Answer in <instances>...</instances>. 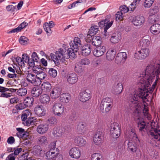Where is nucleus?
<instances>
[{
	"label": "nucleus",
	"instance_id": "39",
	"mask_svg": "<svg viewBox=\"0 0 160 160\" xmlns=\"http://www.w3.org/2000/svg\"><path fill=\"white\" fill-rule=\"evenodd\" d=\"M159 66L158 69H157L155 71V72L152 66H150L151 67V70H152L154 72V73H151V75L152 76V74L153 75L152 76H156V79L155 82H154V83H156V84L158 81L159 79V75L160 73V64H159Z\"/></svg>",
	"mask_w": 160,
	"mask_h": 160
},
{
	"label": "nucleus",
	"instance_id": "13",
	"mask_svg": "<svg viewBox=\"0 0 160 160\" xmlns=\"http://www.w3.org/2000/svg\"><path fill=\"white\" fill-rule=\"evenodd\" d=\"M127 138L131 140H134L136 142H138L139 143L140 141L139 140L136 132L135 129L133 128H131L130 130L126 134Z\"/></svg>",
	"mask_w": 160,
	"mask_h": 160
},
{
	"label": "nucleus",
	"instance_id": "63",
	"mask_svg": "<svg viewBox=\"0 0 160 160\" xmlns=\"http://www.w3.org/2000/svg\"><path fill=\"white\" fill-rule=\"evenodd\" d=\"M122 15L123 14L122 13V12H120V11L118 12L115 15L116 21L122 19L123 17Z\"/></svg>",
	"mask_w": 160,
	"mask_h": 160
},
{
	"label": "nucleus",
	"instance_id": "37",
	"mask_svg": "<svg viewBox=\"0 0 160 160\" xmlns=\"http://www.w3.org/2000/svg\"><path fill=\"white\" fill-rule=\"evenodd\" d=\"M111 17L110 15H108L105 18L104 20H102L99 22L98 23L99 27L101 29L103 28H104L106 23V22H110V19Z\"/></svg>",
	"mask_w": 160,
	"mask_h": 160
},
{
	"label": "nucleus",
	"instance_id": "42",
	"mask_svg": "<svg viewBox=\"0 0 160 160\" xmlns=\"http://www.w3.org/2000/svg\"><path fill=\"white\" fill-rule=\"evenodd\" d=\"M36 76L38 82H39L41 84L42 82L41 80L44 79L47 77V74L45 73V72L40 70V72L37 74Z\"/></svg>",
	"mask_w": 160,
	"mask_h": 160
},
{
	"label": "nucleus",
	"instance_id": "64",
	"mask_svg": "<svg viewBox=\"0 0 160 160\" xmlns=\"http://www.w3.org/2000/svg\"><path fill=\"white\" fill-rule=\"evenodd\" d=\"M6 9L7 11L12 12L15 11L16 9V6H14L12 5H8L6 7Z\"/></svg>",
	"mask_w": 160,
	"mask_h": 160
},
{
	"label": "nucleus",
	"instance_id": "40",
	"mask_svg": "<svg viewBox=\"0 0 160 160\" xmlns=\"http://www.w3.org/2000/svg\"><path fill=\"white\" fill-rule=\"evenodd\" d=\"M18 160H35L29 156L28 152H25L18 158Z\"/></svg>",
	"mask_w": 160,
	"mask_h": 160
},
{
	"label": "nucleus",
	"instance_id": "17",
	"mask_svg": "<svg viewBox=\"0 0 160 160\" xmlns=\"http://www.w3.org/2000/svg\"><path fill=\"white\" fill-rule=\"evenodd\" d=\"M69 153L71 158L76 159H78L81 155L80 150L78 147L71 148L70 150Z\"/></svg>",
	"mask_w": 160,
	"mask_h": 160
},
{
	"label": "nucleus",
	"instance_id": "2",
	"mask_svg": "<svg viewBox=\"0 0 160 160\" xmlns=\"http://www.w3.org/2000/svg\"><path fill=\"white\" fill-rule=\"evenodd\" d=\"M21 118L22 121V123L25 126H30L33 124L34 123L36 122V118L35 117H31V113L28 110H26V112L22 114Z\"/></svg>",
	"mask_w": 160,
	"mask_h": 160
},
{
	"label": "nucleus",
	"instance_id": "35",
	"mask_svg": "<svg viewBox=\"0 0 160 160\" xmlns=\"http://www.w3.org/2000/svg\"><path fill=\"white\" fill-rule=\"evenodd\" d=\"M50 98L49 95L44 94L40 96V101L41 103L43 104H46L49 103Z\"/></svg>",
	"mask_w": 160,
	"mask_h": 160
},
{
	"label": "nucleus",
	"instance_id": "61",
	"mask_svg": "<svg viewBox=\"0 0 160 160\" xmlns=\"http://www.w3.org/2000/svg\"><path fill=\"white\" fill-rule=\"evenodd\" d=\"M15 108L17 109V110L20 111L26 108L23 102V103L20 102L17 104L15 106Z\"/></svg>",
	"mask_w": 160,
	"mask_h": 160
},
{
	"label": "nucleus",
	"instance_id": "54",
	"mask_svg": "<svg viewBox=\"0 0 160 160\" xmlns=\"http://www.w3.org/2000/svg\"><path fill=\"white\" fill-rule=\"evenodd\" d=\"M43 27L44 30L47 34L49 33V35L51 34L52 31L51 28L49 27V26L48 25V23L47 22H45L43 24Z\"/></svg>",
	"mask_w": 160,
	"mask_h": 160
},
{
	"label": "nucleus",
	"instance_id": "22",
	"mask_svg": "<svg viewBox=\"0 0 160 160\" xmlns=\"http://www.w3.org/2000/svg\"><path fill=\"white\" fill-rule=\"evenodd\" d=\"M34 112L38 116L42 117L45 115L46 110L45 108L42 106L38 105L35 108Z\"/></svg>",
	"mask_w": 160,
	"mask_h": 160
},
{
	"label": "nucleus",
	"instance_id": "62",
	"mask_svg": "<svg viewBox=\"0 0 160 160\" xmlns=\"http://www.w3.org/2000/svg\"><path fill=\"white\" fill-rule=\"evenodd\" d=\"M60 48L59 49L58 51H56L55 54H56L58 59L59 60H61L63 58H64V54L62 53V52H61ZM65 55V54H64Z\"/></svg>",
	"mask_w": 160,
	"mask_h": 160
},
{
	"label": "nucleus",
	"instance_id": "31",
	"mask_svg": "<svg viewBox=\"0 0 160 160\" xmlns=\"http://www.w3.org/2000/svg\"><path fill=\"white\" fill-rule=\"evenodd\" d=\"M113 106L112 104H100V110L102 112H108L111 110Z\"/></svg>",
	"mask_w": 160,
	"mask_h": 160
},
{
	"label": "nucleus",
	"instance_id": "57",
	"mask_svg": "<svg viewBox=\"0 0 160 160\" xmlns=\"http://www.w3.org/2000/svg\"><path fill=\"white\" fill-rule=\"evenodd\" d=\"M48 73L53 78L55 77L57 75V71L53 68H51L48 71Z\"/></svg>",
	"mask_w": 160,
	"mask_h": 160
},
{
	"label": "nucleus",
	"instance_id": "1",
	"mask_svg": "<svg viewBox=\"0 0 160 160\" xmlns=\"http://www.w3.org/2000/svg\"><path fill=\"white\" fill-rule=\"evenodd\" d=\"M150 66L146 67L144 72L140 74V80L138 84L140 85L141 87L139 88L140 90L138 94L136 93L132 95L130 97L129 102L131 105L132 104L133 107H138L137 103L138 99L141 98L143 102H145V100L147 99L146 101H148L147 97L149 95L148 93L152 94L153 92L155 86L157 84L154 83L152 85V87L150 84L153 82L155 78V76H152L151 73H154L153 70H151Z\"/></svg>",
	"mask_w": 160,
	"mask_h": 160
},
{
	"label": "nucleus",
	"instance_id": "49",
	"mask_svg": "<svg viewBox=\"0 0 160 160\" xmlns=\"http://www.w3.org/2000/svg\"><path fill=\"white\" fill-rule=\"evenodd\" d=\"M78 118V116L76 112L74 110H72L69 117V120L75 122L76 121Z\"/></svg>",
	"mask_w": 160,
	"mask_h": 160
},
{
	"label": "nucleus",
	"instance_id": "14",
	"mask_svg": "<svg viewBox=\"0 0 160 160\" xmlns=\"http://www.w3.org/2000/svg\"><path fill=\"white\" fill-rule=\"evenodd\" d=\"M145 22L144 17L138 15L133 18L132 22L133 25L136 26H140L142 25Z\"/></svg>",
	"mask_w": 160,
	"mask_h": 160
},
{
	"label": "nucleus",
	"instance_id": "32",
	"mask_svg": "<svg viewBox=\"0 0 160 160\" xmlns=\"http://www.w3.org/2000/svg\"><path fill=\"white\" fill-rule=\"evenodd\" d=\"M60 100L63 103L68 102L71 99V96L68 93H63L60 95Z\"/></svg>",
	"mask_w": 160,
	"mask_h": 160
},
{
	"label": "nucleus",
	"instance_id": "10",
	"mask_svg": "<svg viewBox=\"0 0 160 160\" xmlns=\"http://www.w3.org/2000/svg\"><path fill=\"white\" fill-rule=\"evenodd\" d=\"M127 54L125 52H120L117 55L115 62L118 64L124 63L127 58Z\"/></svg>",
	"mask_w": 160,
	"mask_h": 160
},
{
	"label": "nucleus",
	"instance_id": "6",
	"mask_svg": "<svg viewBox=\"0 0 160 160\" xmlns=\"http://www.w3.org/2000/svg\"><path fill=\"white\" fill-rule=\"evenodd\" d=\"M104 138V135L102 131H97L95 134L93 138V141L97 145H100Z\"/></svg>",
	"mask_w": 160,
	"mask_h": 160
},
{
	"label": "nucleus",
	"instance_id": "19",
	"mask_svg": "<svg viewBox=\"0 0 160 160\" xmlns=\"http://www.w3.org/2000/svg\"><path fill=\"white\" fill-rule=\"evenodd\" d=\"M91 50V45L90 44H85L82 47L81 53L82 56H87L90 54Z\"/></svg>",
	"mask_w": 160,
	"mask_h": 160
},
{
	"label": "nucleus",
	"instance_id": "28",
	"mask_svg": "<svg viewBox=\"0 0 160 160\" xmlns=\"http://www.w3.org/2000/svg\"><path fill=\"white\" fill-rule=\"evenodd\" d=\"M48 125L46 124H41L38 125L37 128V130L40 134L45 133L48 129Z\"/></svg>",
	"mask_w": 160,
	"mask_h": 160
},
{
	"label": "nucleus",
	"instance_id": "18",
	"mask_svg": "<svg viewBox=\"0 0 160 160\" xmlns=\"http://www.w3.org/2000/svg\"><path fill=\"white\" fill-rule=\"evenodd\" d=\"M67 81L71 84L76 83L78 80L77 75L75 73L69 74L67 77Z\"/></svg>",
	"mask_w": 160,
	"mask_h": 160
},
{
	"label": "nucleus",
	"instance_id": "16",
	"mask_svg": "<svg viewBox=\"0 0 160 160\" xmlns=\"http://www.w3.org/2000/svg\"><path fill=\"white\" fill-rule=\"evenodd\" d=\"M91 98L90 93L87 92L86 90L82 91L79 93V98L82 102H86Z\"/></svg>",
	"mask_w": 160,
	"mask_h": 160
},
{
	"label": "nucleus",
	"instance_id": "46",
	"mask_svg": "<svg viewBox=\"0 0 160 160\" xmlns=\"http://www.w3.org/2000/svg\"><path fill=\"white\" fill-rule=\"evenodd\" d=\"M17 94L19 96H23L26 95L27 93V90L25 88H22L18 89Z\"/></svg>",
	"mask_w": 160,
	"mask_h": 160
},
{
	"label": "nucleus",
	"instance_id": "29",
	"mask_svg": "<svg viewBox=\"0 0 160 160\" xmlns=\"http://www.w3.org/2000/svg\"><path fill=\"white\" fill-rule=\"evenodd\" d=\"M151 32L154 35H157L160 32V24L155 23L152 25L150 28Z\"/></svg>",
	"mask_w": 160,
	"mask_h": 160
},
{
	"label": "nucleus",
	"instance_id": "7",
	"mask_svg": "<svg viewBox=\"0 0 160 160\" xmlns=\"http://www.w3.org/2000/svg\"><path fill=\"white\" fill-rule=\"evenodd\" d=\"M82 45L80 38L78 37L74 38L73 42H72L70 43L71 48L74 52H77L79 50V47Z\"/></svg>",
	"mask_w": 160,
	"mask_h": 160
},
{
	"label": "nucleus",
	"instance_id": "45",
	"mask_svg": "<svg viewBox=\"0 0 160 160\" xmlns=\"http://www.w3.org/2000/svg\"><path fill=\"white\" fill-rule=\"evenodd\" d=\"M47 122L51 125L55 126L58 122V120L56 118L54 117H51L48 118Z\"/></svg>",
	"mask_w": 160,
	"mask_h": 160
},
{
	"label": "nucleus",
	"instance_id": "30",
	"mask_svg": "<svg viewBox=\"0 0 160 160\" xmlns=\"http://www.w3.org/2000/svg\"><path fill=\"white\" fill-rule=\"evenodd\" d=\"M102 41L100 36H93L92 39V44L96 47L102 45Z\"/></svg>",
	"mask_w": 160,
	"mask_h": 160
},
{
	"label": "nucleus",
	"instance_id": "27",
	"mask_svg": "<svg viewBox=\"0 0 160 160\" xmlns=\"http://www.w3.org/2000/svg\"><path fill=\"white\" fill-rule=\"evenodd\" d=\"M42 93V90L41 88L36 87L33 88L31 91V94L32 97L37 98Z\"/></svg>",
	"mask_w": 160,
	"mask_h": 160
},
{
	"label": "nucleus",
	"instance_id": "23",
	"mask_svg": "<svg viewBox=\"0 0 160 160\" xmlns=\"http://www.w3.org/2000/svg\"><path fill=\"white\" fill-rule=\"evenodd\" d=\"M123 89L122 84L121 83H118L116 85L112 87V92L115 94H119L122 92Z\"/></svg>",
	"mask_w": 160,
	"mask_h": 160
},
{
	"label": "nucleus",
	"instance_id": "12",
	"mask_svg": "<svg viewBox=\"0 0 160 160\" xmlns=\"http://www.w3.org/2000/svg\"><path fill=\"white\" fill-rule=\"evenodd\" d=\"M60 50L62 53L65 54L63 56L64 58H74L75 57V52L71 48H68L67 49H66L65 48L63 49L60 48Z\"/></svg>",
	"mask_w": 160,
	"mask_h": 160
},
{
	"label": "nucleus",
	"instance_id": "55",
	"mask_svg": "<svg viewBox=\"0 0 160 160\" xmlns=\"http://www.w3.org/2000/svg\"><path fill=\"white\" fill-rule=\"evenodd\" d=\"M50 55L52 60L54 62L55 64L57 65H59L60 63L56 54L55 55L54 53H51Z\"/></svg>",
	"mask_w": 160,
	"mask_h": 160
},
{
	"label": "nucleus",
	"instance_id": "11",
	"mask_svg": "<svg viewBox=\"0 0 160 160\" xmlns=\"http://www.w3.org/2000/svg\"><path fill=\"white\" fill-rule=\"evenodd\" d=\"M106 51V47L102 45L96 47L94 49L93 53L95 56L99 57L103 55Z\"/></svg>",
	"mask_w": 160,
	"mask_h": 160
},
{
	"label": "nucleus",
	"instance_id": "21",
	"mask_svg": "<svg viewBox=\"0 0 160 160\" xmlns=\"http://www.w3.org/2000/svg\"><path fill=\"white\" fill-rule=\"evenodd\" d=\"M74 143L76 146L82 147L85 145L86 141L82 136H78L74 139Z\"/></svg>",
	"mask_w": 160,
	"mask_h": 160
},
{
	"label": "nucleus",
	"instance_id": "43",
	"mask_svg": "<svg viewBox=\"0 0 160 160\" xmlns=\"http://www.w3.org/2000/svg\"><path fill=\"white\" fill-rule=\"evenodd\" d=\"M99 31L98 27L96 25L92 26L89 29L88 33L92 36L96 34Z\"/></svg>",
	"mask_w": 160,
	"mask_h": 160
},
{
	"label": "nucleus",
	"instance_id": "20",
	"mask_svg": "<svg viewBox=\"0 0 160 160\" xmlns=\"http://www.w3.org/2000/svg\"><path fill=\"white\" fill-rule=\"evenodd\" d=\"M31 57L33 58L34 59L35 62V65L34 66V67H36V68H38V69L39 70L40 69H42L43 68V67L42 66L41 63H40V59L38 57V55L37 53L36 52H33L32 54Z\"/></svg>",
	"mask_w": 160,
	"mask_h": 160
},
{
	"label": "nucleus",
	"instance_id": "34",
	"mask_svg": "<svg viewBox=\"0 0 160 160\" xmlns=\"http://www.w3.org/2000/svg\"><path fill=\"white\" fill-rule=\"evenodd\" d=\"M63 133L64 132L62 128H54L53 129L52 133L54 137H60Z\"/></svg>",
	"mask_w": 160,
	"mask_h": 160
},
{
	"label": "nucleus",
	"instance_id": "58",
	"mask_svg": "<svg viewBox=\"0 0 160 160\" xmlns=\"http://www.w3.org/2000/svg\"><path fill=\"white\" fill-rule=\"evenodd\" d=\"M120 12L123 13H125L129 11V8L126 5H123L119 8Z\"/></svg>",
	"mask_w": 160,
	"mask_h": 160
},
{
	"label": "nucleus",
	"instance_id": "56",
	"mask_svg": "<svg viewBox=\"0 0 160 160\" xmlns=\"http://www.w3.org/2000/svg\"><path fill=\"white\" fill-rule=\"evenodd\" d=\"M79 64L81 65H88L90 63V61L89 59L87 58H84L81 59L79 61Z\"/></svg>",
	"mask_w": 160,
	"mask_h": 160
},
{
	"label": "nucleus",
	"instance_id": "52",
	"mask_svg": "<svg viewBox=\"0 0 160 160\" xmlns=\"http://www.w3.org/2000/svg\"><path fill=\"white\" fill-rule=\"evenodd\" d=\"M29 41V40L28 38L24 36L20 37L19 39V42L22 45L28 44Z\"/></svg>",
	"mask_w": 160,
	"mask_h": 160
},
{
	"label": "nucleus",
	"instance_id": "44",
	"mask_svg": "<svg viewBox=\"0 0 160 160\" xmlns=\"http://www.w3.org/2000/svg\"><path fill=\"white\" fill-rule=\"evenodd\" d=\"M60 92L57 88H54L52 89L50 93V96L52 99L57 98L60 95Z\"/></svg>",
	"mask_w": 160,
	"mask_h": 160
},
{
	"label": "nucleus",
	"instance_id": "25",
	"mask_svg": "<svg viewBox=\"0 0 160 160\" xmlns=\"http://www.w3.org/2000/svg\"><path fill=\"white\" fill-rule=\"evenodd\" d=\"M121 39L120 33H113L112 34L110 38V41L112 43H118Z\"/></svg>",
	"mask_w": 160,
	"mask_h": 160
},
{
	"label": "nucleus",
	"instance_id": "47",
	"mask_svg": "<svg viewBox=\"0 0 160 160\" xmlns=\"http://www.w3.org/2000/svg\"><path fill=\"white\" fill-rule=\"evenodd\" d=\"M113 22V20H112L110 22H106L105 26V27H104V34L105 36H106L107 34L108 33H107V31L108 29L110 27H111V26L112 25Z\"/></svg>",
	"mask_w": 160,
	"mask_h": 160
},
{
	"label": "nucleus",
	"instance_id": "8",
	"mask_svg": "<svg viewBox=\"0 0 160 160\" xmlns=\"http://www.w3.org/2000/svg\"><path fill=\"white\" fill-rule=\"evenodd\" d=\"M26 80L29 83L33 84L37 86L40 85V82H38L37 80L36 75L32 73H28L26 76Z\"/></svg>",
	"mask_w": 160,
	"mask_h": 160
},
{
	"label": "nucleus",
	"instance_id": "4",
	"mask_svg": "<svg viewBox=\"0 0 160 160\" xmlns=\"http://www.w3.org/2000/svg\"><path fill=\"white\" fill-rule=\"evenodd\" d=\"M52 112L56 116H61L63 115L64 111V108L62 104L60 102H55L52 107Z\"/></svg>",
	"mask_w": 160,
	"mask_h": 160
},
{
	"label": "nucleus",
	"instance_id": "59",
	"mask_svg": "<svg viewBox=\"0 0 160 160\" xmlns=\"http://www.w3.org/2000/svg\"><path fill=\"white\" fill-rule=\"evenodd\" d=\"M52 151H48L47 152L46 154V158L49 160H52L53 158V157L55 155L53 154V152H51Z\"/></svg>",
	"mask_w": 160,
	"mask_h": 160
},
{
	"label": "nucleus",
	"instance_id": "50",
	"mask_svg": "<svg viewBox=\"0 0 160 160\" xmlns=\"http://www.w3.org/2000/svg\"><path fill=\"white\" fill-rule=\"evenodd\" d=\"M112 104V100L111 98L106 97L104 98L100 104Z\"/></svg>",
	"mask_w": 160,
	"mask_h": 160
},
{
	"label": "nucleus",
	"instance_id": "60",
	"mask_svg": "<svg viewBox=\"0 0 160 160\" xmlns=\"http://www.w3.org/2000/svg\"><path fill=\"white\" fill-rule=\"evenodd\" d=\"M14 59L19 65H21V66H22L23 65H24V63L23 62V58L22 57L21 58L19 56H17L16 57H15Z\"/></svg>",
	"mask_w": 160,
	"mask_h": 160
},
{
	"label": "nucleus",
	"instance_id": "15",
	"mask_svg": "<svg viewBox=\"0 0 160 160\" xmlns=\"http://www.w3.org/2000/svg\"><path fill=\"white\" fill-rule=\"evenodd\" d=\"M32 153L35 156L40 157L44 155V151L41 147L38 145H35L32 148Z\"/></svg>",
	"mask_w": 160,
	"mask_h": 160
},
{
	"label": "nucleus",
	"instance_id": "5",
	"mask_svg": "<svg viewBox=\"0 0 160 160\" xmlns=\"http://www.w3.org/2000/svg\"><path fill=\"white\" fill-rule=\"evenodd\" d=\"M150 51L147 48H141L139 51L135 52L134 54V57L138 60H143L145 59L149 55Z\"/></svg>",
	"mask_w": 160,
	"mask_h": 160
},
{
	"label": "nucleus",
	"instance_id": "33",
	"mask_svg": "<svg viewBox=\"0 0 160 160\" xmlns=\"http://www.w3.org/2000/svg\"><path fill=\"white\" fill-rule=\"evenodd\" d=\"M34 101V100L33 97H27L25 99L23 102L27 108L32 106Z\"/></svg>",
	"mask_w": 160,
	"mask_h": 160
},
{
	"label": "nucleus",
	"instance_id": "3",
	"mask_svg": "<svg viewBox=\"0 0 160 160\" xmlns=\"http://www.w3.org/2000/svg\"><path fill=\"white\" fill-rule=\"evenodd\" d=\"M110 134L111 137L114 138H117L121 134V127L118 123L114 122L111 124L110 125Z\"/></svg>",
	"mask_w": 160,
	"mask_h": 160
},
{
	"label": "nucleus",
	"instance_id": "9",
	"mask_svg": "<svg viewBox=\"0 0 160 160\" xmlns=\"http://www.w3.org/2000/svg\"><path fill=\"white\" fill-rule=\"evenodd\" d=\"M128 150L132 153H137L138 151H140L138 144L132 140L128 141Z\"/></svg>",
	"mask_w": 160,
	"mask_h": 160
},
{
	"label": "nucleus",
	"instance_id": "48",
	"mask_svg": "<svg viewBox=\"0 0 160 160\" xmlns=\"http://www.w3.org/2000/svg\"><path fill=\"white\" fill-rule=\"evenodd\" d=\"M150 44V41L147 39H142L140 42V45L144 48L148 47Z\"/></svg>",
	"mask_w": 160,
	"mask_h": 160
},
{
	"label": "nucleus",
	"instance_id": "41",
	"mask_svg": "<svg viewBox=\"0 0 160 160\" xmlns=\"http://www.w3.org/2000/svg\"><path fill=\"white\" fill-rule=\"evenodd\" d=\"M138 127L140 131H144V129H146L147 126L146 123L144 120H141L138 121L137 123Z\"/></svg>",
	"mask_w": 160,
	"mask_h": 160
},
{
	"label": "nucleus",
	"instance_id": "26",
	"mask_svg": "<svg viewBox=\"0 0 160 160\" xmlns=\"http://www.w3.org/2000/svg\"><path fill=\"white\" fill-rule=\"evenodd\" d=\"M41 88L42 90V92H44L46 93L49 92L52 89V87L50 83L47 81H45L43 82L41 84Z\"/></svg>",
	"mask_w": 160,
	"mask_h": 160
},
{
	"label": "nucleus",
	"instance_id": "53",
	"mask_svg": "<svg viewBox=\"0 0 160 160\" xmlns=\"http://www.w3.org/2000/svg\"><path fill=\"white\" fill-rule=\"evenodd\" d=\"M92 160H102V155L98 153H95L91 155Z\"/></svg>",
	"mask_w": 160,
	"mask_h": 160
},
{
	"label": "nucleus",
	"instance_id": "38",
	"mask_svg": "<svg viewBox=\"0 0 160 160\" xmlns=\"http://www.w3.org/2000/svg\"><path fill=\"white\" fill-rule=\"evenodd\" d=\"M38 142L39 144L42 146L46 145L48 143L47 138L44 136L39 137L38 139Z\"/></svg>",
	"mask_w": 160,
	"mask_h": 160
},
{
	"label": "nucleus",
	"instance_id": "51",
	"mask_svg": "<svg viewBox=\"0 0 160 160\" xmlns=\"http://www.w3.org/2000/svg\"><path fill=\"white\" fill-rule=\"evenodd\" d=\"M155 0H145L143 6L145 8H150L153 3Z\"/></svg>",
	"mask_w": 160,
	"mask_h": 160
},
{
	"label": "nucleus",
	"instance_id": "24",
	"mask_svg": "<svg viewBox=\"0 0 160 160\" xmlns=\"http://www.w3.org/2000/svg\"><path fill=\"white\" fill-rule=\"evenodd\" d=\"M116 54V51L113 48H110L106 53L107 59L112 61L114 59Z\"/></svg>",
	"mask_w": 160,
	"mask_h": 160
},
{
	"label": "nucleus",
	"instance_id": "36",
	"mask_svg": "<svg viewBox=\"0 0 160 160\" xmlns=\"http://www.w3.org/2000/svg\"><path fill=\"white\" fill-rule=\"evenodd\" d=\"M86 124L85 122H81L79 123L77 126V130L80 133H84L85 131Z\"/></svg>",
	"mask_w": 160,
	"mask_h": 160
}]
</instances>
